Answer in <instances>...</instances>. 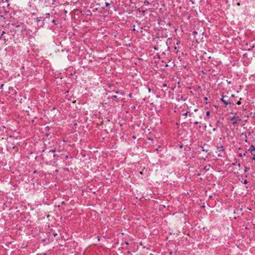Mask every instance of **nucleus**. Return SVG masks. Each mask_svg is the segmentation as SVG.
Returning a JSON list of instances; mask_svg holds the SVG:
<instances>
[{"instance_id": "1", "label": "nucleus", "mask_w": 255, "mask_h": 255, "mask_svg": "<svg viewBox=\"0 0 255 255\" xmlns=\"http://www.w3.org/2000/svg\"><path fill=\"white\" fill-rule=\"evenodd\" d=\"M221 100L222 102H223L226 106L228 105H230L231 103V101L232 99H231V98H229V97L226 95H223Z\"/></svg>"}, {"instance_id": "2", "label": "nucleus", "mask_w": 255, "mask_h": 255, "mask_svg": "<svg viewBox=\"0 0 255 255\" xmlns=\"http://www.w3.org/2000/svg\"><path fill=\"white\" fill-rule=\"evenodd\" d=\"M37 22V24L40 27H42L44 24V22L46 21V18H44V16L37 17L35 18Z\"/></svg>"}, {"instance_id": "3", "label": "nucleus", "mask_w": 255, "mask_h": 255, "mask_svg": "<svg viewBox=\"0 0 255 255\" xmlns=\"http://www.w3.org/2000/svg\"><path fill=\"white\" fill-rule=\"evenodd\" d=\"M231 120L232 121V124L235 125L237 124L238 121H240V119H238L236 116H233L231 118Z\"/></svg>"}, {"instance_id": "4", "label": "nucleus", "mask_w": 255, "mask_h": 255, "mask_svg": "<svg viewBox=\"0 0 255 255\" xmlns=\"http://www.w3.org/2000/svg\"><path fill=\"white\" fill-rule=\"evenodd\" d=\"M45 17H44V18H46V21L48 22L49 20H50V14L49 13H46L45 14Z\"/></svg>"}, {"instance_id": "5", "label": "nucleus", "mask_w": 255, "mask_h": 255, "mask_svg": "<svg viewBox=\"0 0 255 255\" xmlns=\"http://www.w3.org/2000/svg\"><path fill=\"white\" fill-rule=\"evenodd\" d=\"M206 117L205 118V120L206 121L210 118V112L209 111L206 112Z\"/></svg>"}, {"instance_id": "6", "label": "nucleus", "mask_w": 255, "mask_h": 255, "mask_svg": "<svg viewBox=\"0 0 255 255\" xmlns=\"http://www.w3.org/2000/svg\"><path fill=\"white\" fill-rule=\"evenodd\" d=\"M207 145L204 144L203 146H202V150L206 152H208L209 151V149L205 148V146H207Z\"/></svg>"}, {"instance_id": "7", "label": "nucleus", "mask_w": 255, "mask_h": 255, "mask_svg": "<svg viewBox=\"0 0 255 255\" xmlns=\"http://www.w3.org/2000/svg\"><path fill=\"white\" fill-rule=\"evenodd\" d=\"M56 148H53L51 149H49V151H48V153H50L51 152L54 153L56 151Z\"/></svg>"}, {"instance_id": "8", "label": "nucleus", "mask_w": 255, "mask_h": 255, "mask_svg": "<svg viewBox=\"0 0 255 255\" xmlns=\"http://www.w3.org/2000/svg\"><path fill=\"white\" fill-rule=\"evenodd\" d=\"M217 148L219 150V151H223L224 150L223 146H217Z\"/></svg>"}, {"instance_id": "9", "label": "nucleus", "mask_w": 255, "mask_h": 255, "mask_svg": "<svg viewBox=\"0 0 255 255\" xmlns=\"http://www.w3.org/2000/svg\"><path fill=\"white\" fill-rule=\"evenodd\" d=\"M109 99H111L113 100H116V99H119L120 98H118L117 96L115 95L109 98Z\"/></svg>"}, {"instance_id": "10", "label": "nucleus", "mask_w": 255, "mask_h": 255, "mask_svg": "<svg viewBox=\"0 0 255 255\" xmlns=\"http://www.w3.org/2000/svg\"><path fill=\"white\" fill-rule=\"evenodd\" d=\"M51 21L54 25H57L58 21L56 20L55 19H52Z\"/></svg>"}, {"instance_id": "11", "label": "nucleus", "mask_w": 255, "mask_h": 255, "mask_svg": "<svg viewBox=\"0 0 255 255\" xmlns=\"http://www.w3.org/2000/svg\"><path fill=\"white\" fill-rule=\"evenodd\" d=\"M210 166H211L210 165H208L205 166L204 168L205 170L208 171L210 168Z\"/></svg>"}, {"instance_id": "12", "label": "nucleus", "mask_w": 255, "mask_h": 255, "mask_svg": "<svg viewBox=\"0 0 255 255\" xmlns=\"http://www.w3.org/2000/svg\"><path fill=\"white\" fill-rule=\"evenodd\" d=\"M251 153L252 155H253L254 156H255V148H253V149H252Z\"/></svg>"}, {"instance_id": "13", "label": "nucleus", "mask_w": 255, "mask_h": 255, "mask_svg": "<svg viewBox=\"0 0 255 255\" xmlns=\"http://www.w3.org/2000/svg\"><path fill=\"white\" fill-rule=\"evenodd\" d=\"M247 152V151H245V152L243 154H242V153H240L239 154V156L241 157H242L243 156H245Z\"/></svg>"}, {"instance_id": "14", "label": "nucleus", "mask_w": 255, "mask_h": 255, "mask_svg": "<svg viewBox=\"0 0 255 255\" xmlns=\"http://www.w3.org/2000/svg\"><path fill=\"white\" fill-rule=\"evenodd\" d=\"M249 170H250V168L246 166V167H245L244 172H248Z\"/></svg>"}, {"instance_id": "15", "label": "nucleus", "mask_w": 255, "mask_h": 255, "mask_svg": "<svg viewBox=\"0 0 255 255\" xmlns=\"http://www.w3.org/2000/svg\"><path fill=\"white\" fill-rule=\"evenodd\" d=\"M253 148H255V147L253 145H252L248 150L251 151V150L253 149Z\"/></svg>"}, {"instance_id": "16", "label": "nucleus", "mask_w": 255, "mask_h": 255, "mask_svg": "<svg viewBox=\"0 0 255 255\" xmlns=\"http://www.w3.org/2000/svg\"><path fill=\"white\" fill-rule=\"evenodd\" d=\"M222 124V123H221V122L220 121V120H218V121H217V122H216V127H217L218 125H219V124Z\"/></svg>"}, {"instance_id": "17", "label": "nucleus", "mask_w": 255, "mask_h": 255, "mask_svg": "<svg viewBox=\"0 0 255 255\" xmlns=\"http://www.w3.org/2000/svg\"><path fill=\"white\" fill-rule=\"evenodd\" d=\"M144 4L145 5H148L149 4V2L147 0H145L144 1Z\"/></svg>"}, {"instance_id": "18", "label": "nucleus", "mask_w": 255, "mask_h": 255, "mask_svg": "<svg viewBox=\"0 0 255 255\" xmlns=\"http://www.w3.org/2000/svg\"><path fill=\"white\" fill-rule=\"evenodd\" d=\"M110 5V3L109 2H105V6L107 7Z\"/></svg>"}, {"instance_id": "19", "label": "nucleus", "mask_w": 255, "mask_h": 255, "mask_svg": "<svg viewBox=\"0 0 255 255\" xmlns=\"http://www.w3.org/2000/svg\"><path fill=\"white\" fill-rule=\"evenodd\" d=\"M248 183V181H247V180H245L244 181H243V183L245 184H247V183Z\"/></svg>"}, {"instance_id": "20", "label": "nucleus", "mask_w": 255, "mask_h": 255, "mask_svg": "<svg viewBox=\"0 0 255 255\" xmlns=\"http://www.w3.org/2000/svg\"><path fill=\"white\" fill-rule=\"evenodd\" d=\"M189 112H186V113L183 114V116H187L188 114H189Z\"/></svg>"}, {"instance_id": "21", "label": "nucleus", "mask_w": 255, "mask_h": 255, "mask_svg": "<svg viewBox=\"0 0 255 255\" xmlns=\"http://www.w3.org/2000/svg\"><path fill=\"white\" fill-rule=\"evenodd\" d=\"M45 149H43V150H42V152H44V151H45V150H46V149H47L48 148H47V147H46V144H45Z\"/></svg>"}, {"instance_id": "22", "label": "nucleus", "mask_w": 255, "mask_h": 255, "mask_svg": "<svg viewBox=\"0 0 255 255\" xmlns=\"http://www.w3.org/2000/svg\"><path fill=\"white\" fill-rule=\"evenodd\" d=\"M241 100V98H240V100ZM236 104H237V105H240V104H241V103L240 101H239L237 102L236 103Z\"/></svg>"}, {"instance_id": "23", "label": "nucleus", "mask_w": 255, "mask_h": 255, "mask_svg": "<svg viewBox=\"0 0 255 255\" xmlns=\"http://www.w3.org/2000/svg\"><path fill=\"white\" fill-rule=\"evenodd\" d=\"M0 32H1L0 35L2 36L3 34L5 33V32L4 31H2L1 32V30H0Z\"/></svg>"}, {"instance_id": "24", "label": "nucleus", "mask_w": 255, "mask_h": 255, "mask_svg": "<svg viewBox=\"0 0 255 255\" xmlns=\"http://www.w3.org/2000/svg\"><path fill=\"white\" fill-rule=\"evenodd\" d=\"M3 85H4L3 84H1V86H0V89H2ZM1 91H2V90H1Z\"/></svg>"}, {"instance_id": "25", "label": "nucleus", "mask_w": 255, "mask_h": 255, "mask_svg": "<svg viewBox=\"0 0 255 255\" xmlns=\"http://www.w3.org/2000/svg\"><path fill=\"white\" fill-rule=\"evenodd\" d=\"M128 97L131 98L132 97V94L131 93H129L128 95Z\"/></svg>"}, {"instance_id": "26", "label": "nucleus", "mask_w": 255, "mask_h": 255, "mask_svg": "<svg viewBox=\"0 0 255 255\" xmlns=\"http://www.w3.org/2000/svg\"><path fill=\"white\" fill-rule=\"evenodd\" d=\"M216 130H217V128H214L213 129V131H216Z\"/></svg>"}, {"instance_id": "27", "label": "nucleus", "mask_w": 255, "mask_h": 255, "mask_svg": "<svg viewBox=\"0 0 255 255\" xmlns=\"http://www.w3.org/2000/svg\"><path fill=\"white\" fill-rule=\"evenodd\" d=\"M189 116H190V117H191L193 114V113H191L190 112H189Z\"/></svg>"}, {"instance_id": "28", "label": "nucleus", "mask_w": 255, "mask_h": 255, "mask_svg": "<svg viewBox=\"0 0 255 255\" xmlns=\"http://www.w3.org/2000/svg\"><path fill=\"white\" fill-rule=\"evenodd\" d=\"M198 123H199V122H194V124L195 125H197Z\"/></svg>"}, {"instance_id": "29", "label": "nucleus", "mask_w": 255, "mask_h": 255, "mask_svg": "<svg viewBox=\"0 0 255 255\" xmlns=\"http://www.w3.org/2000/svg\"><path fill=\"white\" fill-rule=\"evenodd\" d=\"M193 33L194 34H197V31H193Z\"/></svg>"}, {"instance_id": "30", "label": "nucleus", "mask_w": 255, "mask_h": 255, "mask_svg": "<svg viewBox=\"0 0 255 255\" xmlns=\"http://www.w3.org/2000/svg\"><path fill=\"white\" fill-rule=\"evenodd\" d=\"M62 204H64V205H65V204H66V203H65V201H63V202H62Z\"/></svg>"}, {"instance_id": "31", "label": "nucleus", "mask_w": 255, "mask_h": 255, "mask_svg": "<svg viewBox=\"0 0 255 255\" xmlns=\"http://www.w3.org/2000/svg\"><path fill=\"white\" fill-rule=\"evenodd\" d=\"M234 97H235V95H234L232 94V95H231V98H234Z\"/></svg>"}, {"instance_id": "32", "label": "nucleus", "mask_w": 255, "mask_h": 255, "mask_svg": "<svg viewBox=\"0 0 255 255\" xmlns=\"http://www.w3.org/2000/svg\"><path fill=\"white\" fill-rule=\"evenodd\" d=\"M252 159L255 161V156L253 157Z\"/></svg>"}, {"instance_id": "33", "label": "nucleus", "mask_w": 255, "mask_h": 255, "mask_svg": "<svg viewBox=\"0 0 255 255\" xmlns=\"http://www.w3.org/2000/svg\"><path fill=\"white\" fill-rule=\"evenodd\" d=\"M163 87H166V84H164L163 85Z\"/></svg>"}, {"instance_id": "34", "label": "nucleus", "mask_w": 255, "mask_h": 255, "mask_svg": "<svg viewBox=\"0 0 255 255\" xmlns=\"http://www.w3.org/2000/svg\"><path fill=\"white\" fill-rule=\"evenodd\" d=\"M37 173V171H36V170H34V171H33V173Z\"/></svg>"}, {"instance_id": "35", "label": "nucleus", "mask_w": 255, "mask_h": 255, "mask_svg": "<svg viewBox=\"0 0 255 255\" xmlns=\"http://www.w3.org/2000/svg\"><path fill=\"white\" fill-rule=\"evenodd\" d=\"M97 240H98V241H99L100 240V237L98 236V237H97Z\"/></svg>"}, {"instance_id": "36", "label": "nucleus", "mask_w": 255, "mask_h": 255, "mask_svg": "<svg viewBox=\"0 0 255 255\" xmlns=\"http://www.w3.org/2000/svg\"><path fill=\"white\" fill-rule=\"evenodd\" d=\"M68 158V155H66V156H65V158H66V159H67Z\"/></svg>"}, {"instance_id": "37", "label": "nucleus", "mask_w": 255, "mask_h": 255, "mask_svg": "<svg viewBox=\"0 0 255 255\" xmlns=\"http://www.w3.org/2000/svg\"><path fill=\"white\" fill-rule=\"evenodd\" d=\"M119 93H120V92H119V91H116V94H119Z\"/></svg>"}, {"instance_id": "38", "label": "nucleus", "mask_w": 255, "mask_h": 255, "mask_svg": "<svg viewBox=\"0 0 255 255\" xmlns=\"http://www.w3.org/2000/svg\"><path fill=\"white\" fill-rule=\"evenodd\" d=\"M56 156V154H53V157H55Z\"/></svg>"}, {"instance_id": "39", "label": "nucleus", "mask_w": 255, "mask_h": 255, "mask_svg": "<svg viewBox=\"0 0 255 255\" xmlns=\"http://www.w3.org/2000/svg\"><path fill=\"white\" fill-rule=\"evenodd\" d=\"M183 147V145H180V148H182Z\"/></svg>"}, {"instance_id": "40", "label": "nucleus", "mask_w": 255, "mask_h": 255, "mask_svg": "<svg viewBox=\"0 0 255 255\" xmlns=\"http://www.w3.org/2000/svg\"><path fill=\"white\" fill-rule=\"evenodd\" d=\"M238 166L240 167L241 166V164L240 163H238Z\"/></svg>"}, {"instance_id": "41", "label": "nucleus", "mask_w": 255, "mask_h": 255, "mask_svg": "<svg viewBox=\"0 0 255 255\" xmlns=\"http://www.w3.org/2000/svg\"><path fill=\"white\" fill-rule=\"evenodd\" d=\"M154 49L155 50H157V48L156 47H154Z\"/></svg>"}, {"instance_id": "42", "label": "nucleus", "mask_w": 255, "mask_h": 255, "mask_svg": "<svg viewBox=\"0 0 255 255\" xmlns=\"http://www.w3.org/2000/svg\"><path fill=\"white\" fill-rule=\"evenodd\" d=\"M126 245H128V242H126Z\"/></svg>"}, {"instance_id": "43", "label": "nucleus", "mask_w": 255, "mask_h": 255, "mask_svg": "<svg viewBox=\"0 0 255 255\" xmlns=\"http://www.w3.org/2000/svg\"><path fill=\"white\" fill-rule=\"evenodd\" d=\"M157 58L159 59L160 58V56L159 55H158L157 56Z\"/></svg>"}, {"instance_id": "44", "label": "nucleus", "mask_w": 255, "mask_h": 255, "mask_svg": "<svg viewBox=\"0 0 255 255\" xmlns=\"http://www.w3.org/2000/svg\"><path fill=\"white\" fill-rule=\"evenodd\" d=\"M16 27L17 28H18V27H19V25H16Z\"/></svg>"}, {"instance_id": "45", "label": "nucleus", "mask_w": 255, "mask_h": 255, "mask_svg": "<svg viewBox=\"0 0 255 255\" xmlns=\"http://www.w3.org/2000/svg\"><path fill=\"white\" fill-rule=\"evenodd\" d=\"M150 91H151V89H150V88H149V89H148V91H149V92H150Z\"/></svg>"}, {"instance_id": "46", "label": "nucleus", "mask_w": 255, "mask_h": 255, "mask_svg": "<svg viewBox=\"0 0 255 255\" xmlns=\"http://www.w3.org/2000/svg\"><path fill=\"white\" fill-rule=\"evenodd\" d=\"M237 4H238V5H240V3L239 2H238V3H237Z\"/></svg>"}, {"instance_id": "47", "label": "nucleus", "mask_w": 255, "mask_h": 255, "mask_svg": "<svg viewBox=\"0 0 255 255\" xmlns=\"http://www.w3.org/2000/svg\"><path fill=\"white\" fill-rule=\"evenodd\" d=\"M90 12H91V11H89V12H88V13H87V15H89V14H90Z\"/></svg>"}, {"instance_id": "48", "label": "nucleus", "mask_w": 255, "mask_h": 255, "mask_svg": "<svg viewBox=\"0 0 255 255\" xmlns=\"http://www.w3.org/2000/svg\"><path fill=\"white\" fill-rule=\"evenodd\" d=\"M90 12H91V11H89V12H88V13H87V15H89V14H90Z\"/></svg>"}, {"instance_id": "49", "label": "nucleus", "mask_w": 255, "mask_h": 255, "mask_svg": "<svg viewBox=\"0 0 255 255\" xmlns=\"http://www.w3.org/2000/svg\"><path fill=\"white\" fill-rule=\"evenodd\" d=\"M90 12H91V11H89V12H88V13H87V15H89V14H90Z\"/></svg>"}, {"instance_id": "50", "label": "nucleus", "mask_w": 255, "mask_h": 255, "mask_svg": "<svg viewBox=\"0 0 255 255\" xmlns=\"http://www.w3.org/2000/svg\"><path fill=\"white\" fill-rule=\"evenodd\" d=\"M57 234H55L54 235V236H57Z\"/></svg>"}, {"instance_id": "51", "label": "nucleus", "mask_w": 255, "mask_h": 255, "mask_svg": "<svg viewBox=\"0 0 255 255\" xmlns=\"http://www.w3.org/2000/svg\"><path fill=\"white\" fill-rule=\"evenodd\" d=\"M17 30L19 31V29L15 30V31H17Z\"/></svg>"}, {"instance_id": "52", "label": "nucleus", "mask_w": 255, "mask_h": 255, "mask_svg": "<svg viewBox=\"0 0 255 255\" xmlns=\"http://www.w3.org/2000/svg\"><path fill=\"white\" fill-rule=\"evenodd\" d=\"M197 110H198L197 109H195V110H194V111H195V112H196Z\"/></svg>"}, {"instance_id": "53", "label": "nucleus", "mask_w": 255, "mask_h": 255, "mask_svg": "<svg viewBox=\"0 0 255 255\" xmlns=\"http://www.w3.org/2000/svg\"><path fill=\"white\" fill-rule=\"evenodd\" d=\"M40 156L42 157V158H43V157L42 156V155H41Z\"/></svg>"}, {"instance_id": "54", "label": "nucleus", "mask_w": 255, "mask_h": 255, "mask_svg": "<svg viewBox=\"0 0 255 255\" xmlns=\"http://www.w3.org/2000/svg\"><path fill=\"white\" fill-rule=\"evenodd\" d=\"M218 156H221V155H220V154H218Z\"/></svg>"}]
</instances>
